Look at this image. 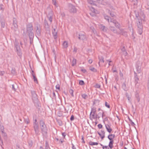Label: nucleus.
I'll list each match as a JSON object with an SVG mask.
<instances>
[{"label":"nucleus","instance_id":"f257e3e1","mask_svg":"<svg viewBox=\"0 0 149 149\" xmlns=\"http://www.w3.org/2000/svg\"><path fill=\"white\" fill-rule=\"evenodd\" d=\"M70 12L72 13H75L77 11L76 9L73 6H72L70 7Z\"/></svg>","mask_w":149,"mask_h":149},{"label":"nucleus","instance_id":"f03ea898","mask_svg":"<svg viewBox=\"0 0 149 149\" xmlns=\"http://www.w3.org/2000/svg\"><path fill=\"white\" fill-rule=\"evenodd\" d=\"M105 127L106 128V129L107 131L109 132L110 133L112 131V130L109 125H105Z\"/></svg>","mask_w":149,"mask_h":149},{"label":"nucleus","instance_id":"7ed1b4c3","mask_svg":"<svg viewBox=\"0 0 149 149\" xmlns=\"http://www.w3.org/2000/svg\"><path fill=\"white\" fill-rule=\"evenodd\" d=\"M115 136L114 134H111L109 135L108 136V139L110 140V141H113V139L114 138Z\"/></svg>","mask_w":149,"mask_h":149},{"label":"nucleus","instance_id":"20e7f679","mask_svg":"<svg viewBox=\"0 0 149 149\" xmlns=\"http://www.w3.org/2000/svg\"><path fill=\"white\" fill-rule=\"evenodd\" d=\"M89 145L92 146L94 145H97L98 144V143L97 142H95L92 141H90L89 142Z\"/></svg>","mask_w":149,"mask_h":149},{"label":"nucleus","instance_id":"39448f33","mask_svg":"<svg viewBox=\"0 0 149 149\" xmlns=\"http://www.w3.org/2000/svg\"><path fill=\"white\" fill-rule=\"evenodd\" d=\"M98 133L101 137V139H102L104 137V133L103 132H102L101 133L98 132Z\"/></svg>","mask_w":149,"mask_h":149},{"label":"nucleus","instance_id":"423d86ee","mask_svg":"<svg viewBox=\"0 0 149 149\" xmlns=\"http://www.w3.org/2000/svg\"><path fill=\"white\" fill-rule=\"evenodd\" d=\"M113 141H110L109 144V148L110 149H111L113 148Z\"/></svg>","mask_w":149,"mask_h":149},{"label":"nucleus","instance_id":"0eeeda50","mask_svg":"<svg viewBox=\"0 0 149 149\" xmlns=\"http://www.w3.org/2000/svg\"><path fill=\"white\" fill-rule=\"evenodd\" d=\"M63 45L64 48H67L68 46V42L67 41H64L63 43Z\"/></svg>","mask_w":149,"mask_h":149},{"label":"nucleus","instance_id":"6e6552de","mask_svg":"<svg viewBox=\"0 0 149 149\" xmlns=\"http://www.w3.org/2000/svg\"><path fill=\"white\" fill-rule=\"evenodd\" d=\"M89 69L92 72H97V70L94 67L91 66L89 68Z\"/></svg>","mask_w":149,"mask_h":149},{"label":"nucleus","instance_id":"1a4fd4ad","mask_svg":"<svg viewBox=\"0 0 149 149\" xmlns=\"http://www.w3.org/2000/svg\"><path fill=\"white\" fill-rule=\"evenodd\" d=\"M77 61L75 59H73L72 61V66H74L76 65V64Z\"/></svg>","mask_w":149,"mask_h":149},{"label":"nucleus","instance_id":"9d476101","mask_svg":"<svg viewBox=\"0 0 149 149\" xmlns=\"http://www.w3.org/2000/svg\"><path fill=\"white\" fill-rule=\"evenodd\" d=\"M40 126H42V128H43L45 126V123L43 121H41L40 122Z\"/></svg>","mask_w":149,"mask_h":149},{"label":"nucleus","instance_id":"9b49d317","mask_svg":"<svg viewBox=\"0 0 149 149\" xmlns=\"http://www.w3.org/2000/svg\"><path fill=\"white\" fill-rule=\"evenodd\" d=\"M84 38L85 36L84 35H79V38L80 39H83Z\"/></svg>","mask_w":149,"mask_h":149},{"label":"nucleus","instance_id":"f8f14e48","mask_svg":"<svg viewBox=\"0 0 149 149\" xmlns=\"http://www.w3.org/2000/svg\"><path fill=\"white\" fill-rule=\"evenodd\" d=\"M33 79L34 80L35 82H36V83H38V80L37 79L36 77L34 75H33Z\"/></svg>","mask_w":149,"mask_h":149},{"label":"nucleus","instance_id":"ddd939ff","mask_svg":"<svg viewBox=\"0 0 149 149\" xmlns=\"http://www.w3.org/2000/svg\"><path fill=\"white\" fill-rule=\"evenodd\" d=\"M79 84L82 85L84 84V83L83 81L81 80L79 81Z\"/></svg>","mask_w":149,"mask_h":149},{"label":"nucleus","instance_id":"4468645a","mask_svg":"<svg viewBox=\"0 0 149 149\" xmlns=\"http://www.w3.org/2000/svg\"><path fill=\"white\" fill-rule=\"evenodd\" d=\"M102 148L103 149H109V147L108 146H103Z\"/></svg>","mask_w":149,"mask_h":149},{"label":"nucleus","instance_id":"2eb2a0df","mask_svg":"<svg viewBox=\"0 0 149 149\" xmlns=\"http://www.w3.org/2000/svg\"><path fill=\"white\" fill-rule=\"evenodd\" d=\"M105 106L107 108H110V105L109 104L107 103V102H106L105 103Z\"/></svg>","mask_w":149,"mask_h":149},{"label":"nucleus","instance_id":"dca6fc26","mask_svg":"<svg viewBox=\"0 0 149 149\" xmlns=\"http://www.w3.org/2000/svg\"><path fill=\"white\" fill-rule=\"evenodd\" d=\"M93 61V60L91 59H89L88 61V63L90 64H91L92 63Z\"/></svg>","mask_w":149,"mask_h":149},{"label":"nucleus","instance_id":"f3484780","mask_svg":"<svg viewBox=\"0 0 149 149\" xmlns=\"http://www.w3.org/2000/svg\"><path fill=\"white\" fill-rule=\"evenodd\" d=\"M81 70L83 73H85L86 72V70L84 68L81 69Z\"/></svg>","mask_w":149,"mask_h":149},{"label":"nucleus","instance_id":"a211bd4d","mask_svg":"<svg viewBox=\"0 0 149 149\" xmlns=\"http://www.w3.org/2000/svg\"><path fill=\"white\" fill-rule=\"evenodd\" d=\"M97 126L100 129L102 128V125L101 124H98Z\"/></svg>","mask_w":149,"mask_h":149},{"label":"nucleus","instance_id":"6ab92c4d","mask_svg":"<svg viewBox=\"0 0 149 149\" xmlns=\"http://www.w3.org/2000/svg\"><path fill=\"white\" fill-rule=\"evenodd\" d=\"M82 96V97L84 99L86 98L87 97V95L85 94H83Z\"/></svg>","mask_w":149,"mask_h":149},{"label":"nucleus","instance_id":"aec40b11","mask_svg":"<svg viewBox=\"0 0 149 149\" xmlns=\"http://www.w3.org/2000/svg\"><path fill=\"white\" fill-rule=\"evenodd\" d=\"M56 89H58V90H59L60 86L58 84L56 85Z\"/></svg>","mask_w":149,"mask_h":149},{"label":"nucleus","instance_id":"412c9836","mask_svg":"<svg viewBox=\"0 0 149 149\" xmlns=\"http://www.w3.org/2000/svg\"><path fill=\"white\" fill-rule=\"evenodd\" d=\"M53 4L55 5L56 6V1L55 0H53Z\"/></svg>","mask_w":149,"mask_h":149},{"label":"nucleus","instance_id":"4be33fe9","mask_svg":"<svg viewBox=\"0 0 149 149\" xmlns=\"http://www.w3.org/2000/svg\"><path fill=\"white\" fill-rule=\"evenodd\" d=\"M74 117L72 115L71 116V118H70V120H74Z\"/></svg>","mask_w":149,"mask_h":149},{"label":"nucleus","instance_id":"5701e85b","mask_svg":"<svg viewBox=\"0 0 149 149\" xmlns=\"http://www.w3.org/2000/svg\"><path fill=\"white\" fill-rule=\"evenodd\" d=\"M57 32H53V35L54 36H56V35H57Z\"/></svg>","mask_w":149,"mask_h":149},{"label":"nucleus","instance_id":"b1692460","mask_svg":"<svg viewBox=\"0 0 149 149\" xmlns=\"http://www.w3.org/2000/svg\"><path fill=\"white\" fill-rule=\"evenodd\" d=\"M88 1L91 4H92L93 3V1L91 0H88Z\"/></svg>","mask_w":149,"mask_h":149},{"label":"nucleus","instance_id":"393cba45","mask_svg":"<svg viewBox=\"0 0 149 149\" xmlns=\"http://www.w3.org/2000/svg\"><path fill=\"white\" fill-rule=\"evenodd\" d=\"M105 18L106 19H107L108 21L109 20V17H108L107 16H106L105 17Z\"/></svg>","mask_w":149,"mask_h":149},{"label":"nucleus","instance_id":"a878e982","mask_svg":"<svg viewBox=\"0 0 149 149\" xmlns=\"http://www.w3.org/2000/svg\"><path fill=\"white\" fill-rule=\"evenodd\" d=\"M62 135L64 136V137H65V133H62Z\"/></svg>","mask_w":149,"mask_h":149},{"label":"nucleus","instance_id":"bb28decb","mask_svg":"<svg viewBox=\"0 0 149 149\" xmlns=\"http://www.w3.org/2000/svg\"><path fill=\"white\" fill-rule=\"evenodd\" d=\"M72 95H73V90H72Z\"/></svg>","mask_w":149,"mask_h":149},{"label":"nucleus","instance_id":"cd10ccee","mask_svg":"<svg viewBox=\"0 0 149 149\" xmlns=\"http://www.w3.org/2000/svg\"><path fill=\"white\" fill-rule=\"evenodd\" d=\"M82 140H83V141H84V139L83 138H82Z\"/></svg>","mask_w":149,"mask_h":149},{"label":"nucleus","instance_id":"c85d7f7f","mask_svg":"<svg viewBox=\"0 0 149 149\" xmlns=\"http://www.w3.org/2000/svg\"><path fill=\"white\" fill-rule=\"evenodd\" d=\"M124 149H127V148L125 147V148Z\"/></svg>","mask_w":149,"mask_h":149},{"label":"nucleus","instance_id":"c756f323","mask_svg":"<svg viewBox=\"0 0 149 149\" xmlns=\"http://www.w3.org/2000/svg\"><path fill=\"white\" fill-rule=\"evenodd\" d=\"M117 24H118V25H119V24L118 23H117Z\"/></svg>","mask_w":149,"mask_h":149},{"label":"nucleus","instance_id":"7c9ffc66","mask_svg":"<svg viewBox=\"0 0 149 149\" xmlns=\"http://www.w3.org/2000/svg\"><path fill=\"white\" fill-rule=\"evenodd\" d=\"M99 109V110H100V109Z\"/></svg>","mask_w":149,"mask_h":149},{"label":"nucleus","instance_id":"2f4dec72","mask_svg":"<svg viewBox=\"0 0 149 149\" xmlns=\"http://www.w3.org/2000/svg\"><path fill=\"white\" fill-rule=\"evenodd\" d=\"M95 12V10H94V12Z\"/></svg>","mask_w":149,"mask_h":149}]
</instances>
